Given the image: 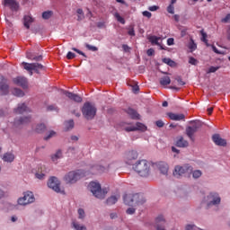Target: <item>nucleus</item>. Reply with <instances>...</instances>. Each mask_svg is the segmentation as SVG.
<instances>
[{"label": "nucleus", "mask_w": 230, "mask_h": 230, "mask_svg": "<svg viewBox=\"0 0 230 230\" xmlns=\"http://www.w3.org/2000/svg\"><path fill=\"white\" fill-rule=\"evenodd\" d=\"M72 51H75V53H78V55H82L83 57H84V58H87V56L85 55V53H84L82 50L76 48H72Z\"/></svg>", "instance_id": "obj_49"}, {"label": "nucleus", "mask_w": 230, "mask_h": 230, "mask_svg": "<svg viewBox=\"0 0 230 230\" xmlns=\"http://www.w3.org/2000/svg\"><path fill=\"white\" fill-rule=\"evenodd\" d=\"M114 17L117 19L118 22H120V24H125V19L121 17L119 13H115Z\"/></svg>", "instance_id": "obj_41"}, {"label": "nucleus", "mask_w": 230, "mask_h": 230, "mask_svg": "<svg viewBox=\"0 0 230 230\" xmlns=\"http://www.w3.org/2000/svg\"><path fill=\"white\" fill-rule=\"evenodd\" d=\"M116 202H118V197H116V196H111V197L108 198L106 200V204L108 206H114V204H116Z\"/></svg>", "instance_id": "obj_33"}, {"label": "nucleus", "mask_w": 230, "mask_h": 230, "mask_svg": "<svg viewBox=\"0 0 230 230\" xmlns=\"http://www.w3.org/2000/svg\"><path fill=\"white\" fill-rule=\"evenodd\" d=\"M217 204H220V197L217 193H210L208 196V208L217 206Z\"/></svg>", "instance_id": "obj_12"}, {"label": "nucleus", "mask_w": 230, "mask_h": 230, "mask_svg": "<svg viewBox=\"0 0 230 230\" xmlns=\"http://www.w3.org/2000/svg\"><path fill=\"white\" fill-rule=\"evenodd\" d=\"M172 84V79L170 76L165 75L160 78V84H162L164 87L166 85H170Z\"/></svg>", "instance_id": "obj_28"}, {"label": "nucleus", "mask_w": 230, "mask_h": 230, "mask_svg": "<svg viewBox=\"0 0 230 230\" xmlns=\"http://www.w3.org/2000/svg\"><path fill=\"white\" fill-rule=\"evenodd\" d=\"M146 202L145 196L140 193L126 194L124 196V203L126 206H141Z\"/></svg>", "instance_id": "obj_1"}, {"label": "nucleus", "mask_w": 230, "mask_h": 230, "mask_svg": "<svg viewBox=\"0 0 230 230\" xmlns=\"http://www.w3.org/2000/svg\"><path fill=\"white\" fill-rule=\"evenodd\" d=\"M155 125L156 127H158V128H163V127H164V122H163V120H156L155 121Z\"/></svg>", "instance_id": "obj_54"}, {"label": "nucleus", "mask_w": 230, "mask_h": 230, "mask_svg": "<svg viewBox=\"0 0 230 230\" xmlns=\"http://www.w3.org/2000/svg\"><path fill=\"white\" fill-rule=\"evenodd\" d=\"M167 116L172 121H182L186 118V116L182 113H173V112H168Z\"/></svg>", "instance_id": "obj_16"}, {"label": "nucleus", "mask_w": 230, "mask_h": 230, "mask_svg": "<svg viewBox=\"0 0 230 230\" xmlns=\"http://www.w3.org/2000/svg\"><path fill=\"white\" fill-rule=\"evenodd\" d=\"M33 17L31 15H24L23 16V25L27 30H30V24L33 23Z\"/></svg>", "instance_id": "obj_23"}, {"label": "nucleus", "mask_w": 230, "mask_h": 230, "mask_svg": "<svg viewBox=\"0 0 230 230\" xmlns=\"http://www.w3.org/2000/svg\"><path fill=\"white\" fill-rule=\"evenodd\" d=\"M137 157H138L137 151L132 150L127 154L128 161H136V159H137Z\"/></svg>", "instance_id": "obj_26"}, {"label": "nucleus", "mask_w": 230, "mask_h": 230, "mask_svg": "<svg viewBox=\"0 0 230 230\" xmlns=\"http://www.w3.org/2000/svg\"><path fill=\"white\" fill-rule=\"evenodd\" d=\"M63 93L65 96H66V98H69V100H72L73 102H76V103H81L82 102V98L76 93H73L67 91H64Z\"/></svg>", "instance_id": "obj_17"}, {"label": "nucleus", "mask_w": 230, "mask_h": 230, "mask_svg": "<svg viewBox=\"0 0 230 230\" xmlns=\"http://www.w3.org/2000/svg\"><path fill=\"white\" fill-rule=\"evenodd\" d=\"M126 213H127L128 215H134V214L136 213V208H128V209L126 210Z\"/></svg>", "instance_id": "obj_55"}, {"label": "nucleus", "mask_w": 230, "mask_h": 230, "mask_svg": "<svg viewBox=\"0 0 230 230\" xmlns=\"http://www.w3.org/2000/svg\"><path fill=\"white\" fill-rule=\"evenodd\" d=\"M45 176H46V166L41 165L38 169V172H36L35 177L36 179H40V181H42V179H44Z\"/></svg>", "instance_id": "obj_21"}, {"label": "nucleus", "mask_w": 230, "mask_h": 230, "mask_svg": "<svg viewBox=\"0 0 230 230\" xmlns=\"http://www.w3.org/2000/svg\"><path fill=\"white\" fill-rule=\"evenodd\" d=\"M85 48L89 49V51H98V48L93 45L85 44Z\"/></svg>", "instance_id": "obj_50"}, {"label": "nucleus", "mask_w": 230, "mask_h": 230, "mask_svg": "<svg viewBox=\"0 0 230 230\" xmlns=\"http://www.w3.org/2000/svg\"><path fill=\"white\" fill-rule=\"evenodd\" d=\"M44 130H46V125L38 124L34 129V132H37V134H41V132H44Z\"/></svg>", "instance_id": "obj_34"}, {"label": "nucleus", "mask_w": 230, "mask_h": 230, "mask_svg": "<svg viewBox=\"0 0 230 230\" xmlns=\"http://www.w3.org/2000/svg\"><path fill=\"white\" fill-rule=\"evenodd\" d=\"M35 202V196L31 191H26L23 193V197L18 199V204L20 206H28V204H32Z\"/></svg>", "instance_id": "obj_9"}, {"label": "nucleus", "mask_w": 230, "mask_h": 230, "mask_svg": "<svg viewBox=\"0 0 230 230\" xmlns=\"http://www.w3.org/2000/svg\"><path fill=\"white\" fill-rule=\"evenodd\" d=\"M92 173H102V172H105V167L102 165H95L92 167Z\"/></svg>", "instance_id": "obj_31"}, {"label": "nucleus", "mask_w": 230, "mask_h": 230, "mask_svg": "<svg viewBox=\"0 0 230 230\" xmlns=\"http://www.w3.org/2000/svg\"><path fill=\"white\" fill-rule=\"evenodd\" d=\"M193 172V167L190 164H184L183 166L177 165L174 168L173 175L177 179L185 175V173H191Z\"/></svg>", "instance_id": "obj_6"}, {"label": "nucleus", "mask_w": 230, "mask_h": 230, "mask_svg": "<svg viewBox=\"0 0 230 230\" xmlns=\"http://www.w3.org/2000/svg\"><path fill=\"white\" fill-rule=\"evenodd\" d=\"M72 226L75 230H87V227H85V226H82L75 221L72 223Z\"/></svg>", "instance_id": "obj_38"}, {"label": "nucleus", "mask_w": 230, "mask_h": 230, "mask_svg": "<svg viewBox=\"0 0 230 230\" xmlns=\"http://www.w3.org/2000/svg\"><path fill=\"white\" fill-rule=\"evenodd\" d=\"M32 60H35L36 62H40V60H42V56L33 57Z\"/></svg>", "instance_id": "obj_63"}, {"label": "nucleus", "mask_w": 230, "mask_h": 230, "mask_svg": "<svg viewBox=\"0 0 230 230\" xmlns=\"http://www.w3.org/2000/svg\"><path fill=\"white\" fill-rule=\"evenodd\" d=\"M6 114H8L7 111L0 110V117L6 116Z\"/></svg>", "instance_id": "obj_64"}, {"label": "nucleus", "mask_w": 230, "mask_h": 230, "mask_svg": "<svg viewBox=\"0 0 230 230\" xmlns=\"http://www.w3.org/2000/svg\"><path fill=\"white\" fill-rule=\"evenodd\" d=\"M212 49H213L214 53H217V55H225L224 51L218 50V49H217V47H215V45L212 46Z\"/></svg>", "instance_id": "obj_53"}, {"label": "nucleus", "mask_w": 230, "mask_h": 230, "mask_svg": "<svg viewBox=\"0 0 230 230\" xmlns=\"http://www.w3.org/2000/svg\"><path fill=\"white\" fill-rule=\"evenodd\" d=\"M218 69H220V66H210L207 71V75H209L210 73H217Z\"/></svg>", "instance_id": "obj_43"}, {"label": "nucleus", "mask_w": 230, "mask_h": 230, "mask_svg": "<svg viewBox=\"0 0 230 230\" xmlns=\"http://www.w3.org/2000/svg\"><path fill=\"white\" fill-rule=\"evenodd\" d=\"M13 84L15 85H19V87H22L23 89H28V79L24 76H17L13 79Z\"/></svg>", "instance_id": "obj_13"}, {"label": "nucleus", "mask_w": 230, "mask_h": 230, "mask_svg": "<svg viewBox=\"0 0 230 230\" xmlns=\"http://www.w3.org/2000/svg\"><path fill=\"white\" fill-rule=\"evenodd\" d=\"M12 93L18 98H22V96H24V92L19 88H13Z\"/></svg>", "instance_id": "obj_32"}, {"label": "nucleus", "mask_w": 230, "mask_h": 230, "mask_svg": "<svg viewBox=\"0 0 230 230\" xmlns=\"http://www.w3.org/2000/svg\"><path fill=\"white\" fill-rule=\"evenodd\" d=\"M200 33L202 36V38H201L202 42H205V44H207V46H209V44H208V34L206 32H204V31H201Z\"/></svg>", "instance_id": "obj_42"}, {"label": "nucleus", "mask_w": 230, "mask_h": 230, "mask_svg": "<svg viewBox=\"0 0 230 230\" xmlns=\"http://www.w3.org/2000/svg\"><path fill=\"white\" fill-rule=\"evenodd\" d=\"M175 80L178 82L179 85H186V83L182 81V78H181V76L176 77Z\"/></svg>", "instance_id": "obj_56"}, {"label": "nucleus", "mask_w": 230, "mask_h": 230, "mask_svg": "<svg viewBox=\"0 0 230 230\" xmlns=\"http://www.w3.org/2000/svg\"><path fill=\"white\" fill-rule=\"evenodd\" d=\"M193 179H200L202 177V171L195 170L191 172Z\"/></svg>", "instance_id": "obj_39"}, {"label": "nucleus", "mask_w": 230, "mask_h": 230, "mask_svg": "<svg viewBox=\"0 0 230 230\" xmlns=\"http://www.w3.org/2000/svg\"><path fill=\"white\" fill-rule=\"evenodd\" d=\"M186 132V136L189 137V139H190V141H195V134H196V130L194 128H191V126H188L185 129Z\"/></svg>", "instance_id": "obj_20"}, {"label": "nucleus", "mask_w": 230, "mask_h": 230, "mask_svg": "<svg viewBox=\"0 0 230 230\" xmlns=\"http://www.w3.org/2000/svg\"><path fill=\"white\" fill-rule=\"evenodd\" d=\"M154 53H155V51L154 50V49H149L146 51V55L147 57H152L154 55Z\"/></svg>", "instance_id": "obj_60"}, {"label": "nucleus", "mask_w": 230, "mask_h": 230, "mask_svg": "<svg viewBox=\"0 0 230 230\" xmlns=\"http://www.w3.org/2000/svg\"><path fill=\"white\" fill-rule=\"evenodd\" d=\"M128 34L130 35L131 37L136 36V31H134V28H131L128 31Z\"/></svg>", "instance_id": "obj_61"}, {"label": "nucleus", "mask_w": 230, "mask_h": 230, "mask_svg": "<svg viewBox=\"0 0 230 230\" xmlns=\"http://www.w3.org/2000/svg\"><path fill=\"white\" fill-rule=\"evenodd\" d=\"M126 112L128 114V116H130L131 119H139V115L136 110L128 108Z\"/></svg>", "instance_id": "obj_25"}, {"label": "nucleus", "mask_w": 230, "mask_h": 230, "mask_svg": "<svg viewBox=\"0 0 230 230\" xmlns=\"http://www.w3.org/2000/svg\"><path fill=\"white\" fill-rule=\"evenodd\" d=\"M149 12H157L159 10V6L153 5L148 7Z\"/></svg>", "instance_id": "obj_58"}, {"label": "nucleus", "mask_w": 230, "mask_h": 230, "mask_svg": "<svg viewBox=\"0 0 230 230\" xmlns=\"http://www.w3.org/2000/svg\"><path fill=\"white\" fill-rule=\"evenodd\" d=\"M75 57H76V54H75L71 51L67 52V54H66V58L68 60H73V58H75Z\"/></svg>", "instance_id": "obj_52"}, {"label": "nucleus", "mask_w": 230, "mask_h": 230, "mask_svg": "<svg viewBox=\"0 0 230 230\" xmlns=\"http://www.w3.org/2000/svg\"><path fill=\"white\" fill-rule=\"evenodd\" d=\"M212 141L217 146H226L227 141L220 137L219 134H215L212 136Z\"/></svg>", "instance_id": "obj_15"}, {"label": "nucleus", "mask_w": 230, "mask_h": 230, "mask_svg": "<svg viewBox=\"0 0 230 230\" xmlns=\"http://www.w3.org/2000/svg\"><path fill=\"white\" fill-rule=\"evenodd\" d=\"M189 49H191V51H195V49H197V44L195 41H193V40H191L189 43Z\"/></svg>", "instance_id": "obj_44"}, {"label": "nucleus", "mask_w": 230, "mask_h": 230, "mask_svg": "<svg viewBox=\"0 0 230 230\" xmlns=\"http://www.w3.org/2000/svg\"><path fill=\"white\" fill-rule=\"evenodd\" d=\"M189 64H191V66H197V64H199V61L195 58L190 57L189 58Z\"/></svg>", "instance_id": "obj_47"}, {"label": "nucleus", "mask_w": 230, "mask_h": 230, "mask_svg": "<svg viewBox=\"0 0 230 230\" xmlns=\"http://www.w3.org/2000/svg\"><path fill=\"white\" fill-rule=\"evenodd\" d=\"M88 188L93 195L96 197V199H105V195L109 193L108 189H102V185L96 181L90 182Z\"/></svg>", "instance_id": "obj_3"}, {"label": "nucleus", "mask_w": 230, "mask_h": 230, "mask_svg": "<svg viewBox=\"0 0 230 230\" xmlns=\"http://www.w3.org/2000/svg\"><path fill=\"white\" fill-rule=\"evenodd\" d=\"M48 186L50 188V190L56 191V193H61L62 195L66 194L64 190L60 188V181H58V178L55 176H52L49 179Z\"/></svg>", "instance_id": "obj_8"}, {"label": "nucleus", "mask_w": 230, "mask_h": 230, "mask_svg": "<svg viewBox=\"0 0 230 230\" xmlns=\"http://www.w3.org/2000/svg\"><path fill=\"white\" fill-rule=\"evenodd\" d=\"M3 4L7 8H10L12 12H17L19 10L17 0H4Z\"/></svg>", "instance_id": "obj_14"}, {"label": "nucleus", "mask_w": 230, "mask_h": 230, "mask_svg": "<svg viewBox=\"0 0 230 230\" xmlns=\"http://www.w3.org/2000/svg\"><path fill=\"white\" fill-rule=\"evenodd\" d=\"M190 146V143L184 139V137H181L177 141H176V146L178 148H187V146Z\"/></svg>", "instance_id": "obj_22"}, {"label": "nucleus", "mask_w": 230, "mask_h": 230, "mask_svg": "<svg viewBox=\"0 0 230 230\" xmlns=\"http://www.w3.org/2000/svg\"><path fill=\"white\" fill-rule=\"evenodd\" d=\"M156 166L160 173H163V175H166L168 173V164L164 162H159L158 164H156Z\"/></svg>", "instance_id": "obj_18"}, {"label": "nucleus", "mask_w": 230, "mask_h": 230, "mask_svg": "<svg viewBox=\"0 0 230 230\" xmlns=\"http://www.w3.org/2000/svg\"><path fill=\"white\" fill-rule=\"evenodd\" d=\"M66 130H71V128H75V121L70 119L65 122Z\"/></svg>", "instance_id": "obj_35"}, {"label": "nucleus", "mask_w": 230, "mask_h": 230, "mask_svg": "<svg viewBox=\"0 0 230 230\" xmlns=\"http://www.w3.org/2000/svg\"><path fill=\"white\" fill-rule=\"evenodd\" d=\"M230 21V13L226 14L225 18L221 20V22H229Z\"/></svg>", "instance_id": "obj_59"}, {"label": "nucleus", "mask_w": 230, "mask_h": 230, "mask_svg": "<svg viewBox=\"0 0 230 230\" xmlns=\"http://www.w3.org/2000/svg\"><path fill=\"white\" fill-rule=\"evenodd\" d=\"M126 132H136V126H128L124 128Z\"/></svg>", "instance_id": "obj_48"}, {"label": "nucleus", "mask_w": 230, "mask_h": 230, "mask_svg": "<svg viewBox=\"0 0 230 230\" xmlns=\"http://www.w3.org/2000/svg\"><path fill=\"white\" fill-rule=\"evenodd\" d=\"M28 123H31V117H22L20 119H15L13 121L14 128H21L22 125H28Z\"/></svg>", "instance_id": "obj_11"}, {"label": "nucleus", "mask_w": 230, "mask_h": 230, "mask_svg": "<svg viewBox=\"0 0 230 230\" xmlns=\"http://www.w3.org/2000/svg\"><path fill=\"white\" fill-rule=\"evenodd\" d=\"M167 12L168 13H175V7L173 6V4H169V6L167 7Z\"/></svg>", "instance_id": "obj_51"}, {"label": "nucleus", "mask_w": 230, "mask_h": 230, "mask_svg": "<svg viewBox=\"0 0 230 230\" xmlns=\"http://www.w3.org/2000/svg\"><path fill=\"white\" fill-rule=\"evenodd\" d=\"M8 93H10L8 79H6L4 75H0V94L6 96Z\"/></svg>", "instance_id": "obj_10"}, {"label": "nucleus", "mask_w": 230, "mask_h": 230, "mask_svg": "<svg viewBox=\"0 0 230 230\" xmlns=\"http://www.w3.org/2000/svg\"><path fill=\"white\" fill-rule=\"evenodd\" d=\"M78 215L81 220H84V218H85V211L84 210V208L78 209Z\"/></svg>", "instance_id": "obj_45"}, {"label": "nucleus", "mask_w": 230, "mask_h": 230, "mask_svg": "<svg viewBox=\"0 0 230 230\" xmlns=\"http://www.w3.org/2000/svg\"><path fill=\"white\" fill-rule=\"evenodd\" d=\"M164 64H167L170 67H173L175 66V61L172 60L170 58H163Z\"/></svg>", "instance_id": "obj_37"}, {"label": "nucleus", "mask_w": 230, "mask_h": 230, "mask_svg": "<svg viewBox=\"0 0 230 230\" xmlns=\"http://www.w3.org/2000/svg\"><path fill=\"white\" fill-rule=\"evenodd\" d=\"M142 14L144 15V17H147V19H150V17H152V13L148 11H144Z\"/></svg>", "instance_id": "obj_57"}, {"label": "nucleus", "mask_w": 230, "mask_h": 230, "mask_svg": "<svg viewBox=\"0 0 230 230\" xmlns=\"http://www.w3.org/2000/svg\"><path fill=\"white\" fill-rule=\"evenodd\" d=\"M54 136H57V132L50 131L47 137H44L45 141H48L49 139H51V137H54Z\"/></svg>", "instance_id": "obj_46"}, {"label": "nucleus", "mask_w": 230, "mask_h": 230, "mask_svg": "<svg viewBox=\"0 0 230 230\" xmlns=\"http://www.w3.org/2000/svg\"><path fill=\"white\" fill-rule=\"evenodd\" d=\"M15 114H24V112H30V108L26 106L25 103L19 104L16 109H14Z\"/></svg>", "instance_id": "obj_19"}, {"label": "nucleus", "mask_w": 230, "mask_h": 230, "mask_svg": "<svg viewBox=\"0 0 230 230\" xmlns=\"http://www.w3.org/2000/svg\"><path fill=\"white\" fill-rule=\"evenodd\" d=\"M190 128H192L196 132H199V128H202V121L200 120H191L190 122Z\"/></svg>", "instance_id": "obj_24"}, {"label": "nucleus", "mask_w": 230, "mask_h": 230, "mask_svg": "<svg viewBox=\"0 0 230 230\" xmlns=\"http://www.w3.org/2000/svg\"><path fill=\"white\" fill-rule=\"evenodd\" d=\"M135 128L136 130H141L142 132H145V130H146V126L141 122H137Z\"/></svg>", "instance_id": "obj_36"}, {"label": "nucleus", "mask_w": 230, "mask_h": 230, "mask_svg": "<svg viewBox=\"0 0 230 230\" xmlns=\"http://www.w3.org/2000/svg\"><path fill=\"white\" fill-rule=\"evenodd\" d=\"M15 159V155H13V154L12 153H6L3 156V160L5 163H13V161Z\"/></svg>", "instance_id": "obj_29"}, {"label": "nucleus", "mask_w": 230, "mask_h": 230, "mask_svg": "<svg viewBox=\"0 0 230 230\" xmlns=\"http://www.w3.org/2000/svg\"><path fill=\"white\" fill-rule=\"evenodd\" d=\"M133 168L140 177H148L150 175V163L146 160H138Z\"/></svg>", "instance_id": "obj_2"}, {"label": "nucleus", "mask_w": 230, "mask_h": 230, "mask_svg": "<svg viewBox=\"0 0 230 230\" xmlns=\"http://www.w3.org/2000/svg\"><path fill=\"white\" fill-rule=\"evenodd\" d=\"M148 40L153 46H161V43L159 42V40H161V37L150 36Z\"/></svg>", "instance_id": "obj_27"}, {"label": "nucleus", "mask_w": 230, "mask_h": 230, "mask_svg": "<svg viewBox=\"0 0 230 230\" xmlns=\"http://www.w3.org/2000/svg\"><path fill=\"white\" fill-rule=\"evenodd\" d=\"M96 111V106L93 105L91 102H85L82 108L83 116L85 119H94Z\"/></svg>", "instance_id": "obj_4"}, {"label": "nucleus", "mask_w": 230, "mask_h": 230, "mask_svg": "<svg viewBox=\"0 0 230 230\" xmlns=\"http://www.w3.org/2000/svg\"><path fill=\"white\" fill-rule=\"evenodd\" d=\"M58 159H62V150L60 149L58 150L56 154L51 155V160L53 161V163H57Z\"/></svg>", "instance_id": "obj_30"}, {"label": "nucleus", "mask_w": 230, "mask_h": 230, "mask_svg": "<svg viewBox=\"0 0 230 230\" xmlns=\"http://www.w3.org/2000/svg\"><path fill=\"white\" fill-rule=\"evenodd\" d=\"M82 177H84V175H82L81 171H72L65 175L64 181L66 184H75V182L82 179Z\"/></svg>", "instance_id": "obj_7"}, {"label": "nucleus", "mask_w": 230, "mask_h": 230, "mask_svg": "<svg viewBox=\"0 0 230 230\" xmlns=\"http://www.w3.org/2000/svg\"><path fill=\"white\" fill-rule=\"evenodd\" d=\"M53 15V11H45L42 13V18L43 19H51V16Z\"/></svg>", "instance_id": "obj_40"}, {"label": "nucleus", "mask_w": 230, "mask_h": 230, "mask_svg": "<svg viewBox=\"0 0 230 230\" xmlns=\"http://www.w3.org/2000/svg\"><path fill=\"white\" fill-rule=\"evenodd\" d=\"M167 46H173V38H169L167 40Z\"/></svg>", "instance_id": "obj_62"}, {"label": "nucleus", "mask_w": 230, "mask_h": 230, "mask_svg": "<svg viewBox=\"0 0 230 230\" xmlns=\"http://www.w3.org/2000/svg\"><path fill=\"white\" fill-rule=\"evenodd\" d=\"M22 65L23 66V69H25L26 71H29L31 76V75H33V71L39 74V71H44V69H46V67L40 63L22 62Z\"/></svg>", "instance_id": "obj_5"}]
</instances>
